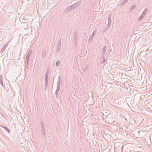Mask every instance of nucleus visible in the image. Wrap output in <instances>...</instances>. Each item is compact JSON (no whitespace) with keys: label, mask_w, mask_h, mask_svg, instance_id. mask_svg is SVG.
Wrapping results in <instances>:
<instances>
[{"label":"nucleus","mask_w":152,"mask_h":152,"mask_svg":"<svg viewBox=\"0 0 152 152\" xmlns=\"http://www.w3.org/2000/svg\"><path fill=\"white\" fill-rule=\"evenodd\" d=\"M148 9H145L143 11L142 13L140 16L137 19V20H142L143 17H144L145 15L146 14Z\"/></svg>","instance_id":"nucleus-1"},{"label":"nucleus","mask_w":152,"mask_h":152,"mask_svg":"<svg viewBox=\"0 0 152 152\" xmlns=\"http://www.w3.org/2000/svg\"><path fill=\"white\" fill-rule=\"evenodd\" d=\"M31 51H29V52L28 53L27 55L26 58V61L27 62L29 60V58L30 56V55L31 53Z\"/></svg>","instance_id":"nucleus-2"},{"label":"nucleus","mask_w":152,"mask_h":152,"mask_svg":"<svg viewBox=\"0 0 152 152\" xmlns=\"http://www.w3.org/2000/svg\"><path fill=\"white\" fill-rule=\"evenodd\" d=\"M111 17H108V24L107 25V27H110V26H111V20L110 19Z\"/></svg>","instance_id":"nucleus-3"},{"label":"nucleus","mask_w":152,"mask_h":152,"mask_svg":"<svg viewBox=\"0 0 152 152\" xmlns=\"http://www.w3.org/2000/svg\"><path fill=\"white\" fill-rule=\"evenodd\" d=\"M46 77L45 78V87H47L48 84V75H47V74H46Z\"/></svg>","instance_id":"nucleus-4"},{"label":"nucleus","mask_w":152,"mask_h":152,"mask_svg":"<svg viewBox=\"0 0 152 152\" xmlns=\"http://www.w3.org/2000/svg\"><path fill=\"white\" fill-rule=\"evenodd\" d=\"M76 4H75L73 5H72L70 7H68V9L70 10H73L75 8V7L76 6Z\"/></svg>","instance_id":"nucleus-5"},{"label":"nucleus","mask_w":152,"mask_h":152,"mask_svg":"<svg viewBox=\"0 0 152 152\" xmlns=\"http://www.w3.org/2000/svg\"><path fill=\"white\" fill-rule=\"evenodd\" d=\"M96 31H94L92 33V36L93 37H94L95 35H96Z\"/></svg>","instance_id":"nucleus-6"},{"label":"nucleus","mask_w":152,"mask_h":152,"mask_svg":"<svg viewBox=\"0 0 152 152\" xmlns=\"http://www.w3.org/2000/svg\"><path fill=\"white\" fill-rule=\"evenodd\" d=\"M128 0H124L122 3V4L123 5H124V4H125L126 3L127 1H128Z\"/></svg>","instance_id":"nucleus-7"},{"label":"nucleus","mask_w":152,"mask_h":152,"mask_svg":"<svg viewBox=\"0 0 152 152\" xmlns=\"http://www.w3.org/2000/svg\"><path fill=\"white\" fill-rule=\"evenodd\" d=\"M106 62V59L105 58H103V59L101 62V63H104Z\"/></svg>","instance_id":"nucleus-8"},{"label":"nucleus","mask_w":152,"mask_h":152,"mask_svg":"<svg viewBox=\"0 0 152 152\" xmlns=\"http://www.w3.org/2000/svg\"><path fill=\"white\" fill-rule=\"evenodd\" d=\"M60 64V62L59 61H58L56 62V66H57L59 65Z\"/></svg>","instance_id":"nucleus-9"},{"label":"nucleus","mask_w":152,"mask_h":152,"mask_svg":"<svg viewBox=\"0 0 152 152\" xmlns=\"http://www.w3.org/2000/svg\"><path fill=\"white\" fill-rule=\"evenodd\" d=\"M135 7V5H134L132 6V7L130 8V10H132L134 9Z\"/></svg>","instance_id":"nucleus-10"},{"label":"nucleus","mask_w":152,"mask_h":152,"mask_svg":"<svg viewBox=\"0 0 152 152\" xmlns=\"http://www.w3.org/2000/svg\"><path fill=\"white\" fill-rule=\"evenodd\" d=\"M106 47H103V50L104 51V52H105L106 51Z\"/></svg>","instance_id":"nucleus-11"},{"label":"nucleus","mask_w":152,"mask_h":152,"mask_svg":"<svg viewBox=\"0 0 152 152\" xmlns=\"http://www.w3.org/2000/svg\"><path fill=\"white\" fill-rule=\"evenodd\" d=\"M7 132H8L10 133V131L9 129L7 128V129L5 130Z\"/></svg>","instance_id":"nucleus-12"},{"label":"nucleus","mask_w":152,"mask_h":152,"mask_svg":"<svg viewBox=\"0 0 152 152\" xmlns=\"http://www.w3.org/2000/svg\"><path fill=\"white\" fill-rule=\"evenodd\" d=\"M0 126L2 127V128H4L5 130H6L7 129V127H4L3 126H2L1 125H0Z\"/></svg>","instance_id":"nucleus-13"},{"label":"nucleus","mask_w":152,"mask_h":152,"mask_svg":"<svg viewBox=\"0 0 152 152\" xmlns=\"http://www.w3.org/2000/svg\"><path fill=\"white\" fill-rule=\"evenodd\" d=\"M0 126L2 127V128H4L5 130H6L7 129V127H4L3 126H2L1 125H0Z\"/></svg>","instance_id":"nucleus-14"}]
</instances>
